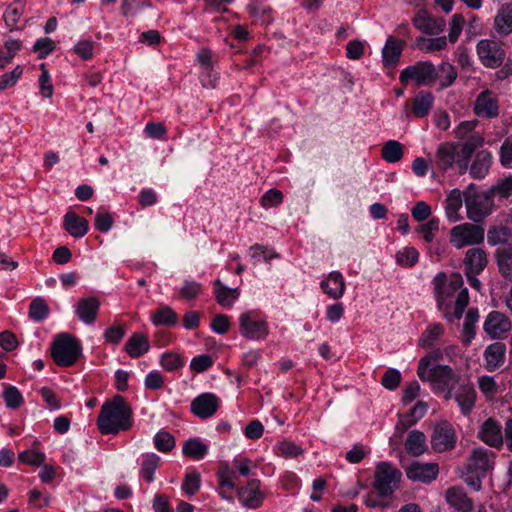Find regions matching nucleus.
<instances>
[{"label":"nucleus","instance_id":"nucleus-30","mask_svg":"<svg viewBox=\"0 0 512 512\" xmlns=\"http://www.w3.org/2000/svg\"><path fill=\"white\" fill-rule=\"evenodd\" d=\"M505 344L501 342H495L489 345L484 351L485 368L492 372L503 365L505 361Z\"/></svg>","mask_w":512,"mask_h":512},{"label":"nucleus","instance_id":"nucleus-55","mask_svg":"<svg viewBox=\"0 0 512 512\" xmlns=\"http://www.w3.org/2000/svg\"><path fill=\"white\" fill-rule=\"evenodd\" d=\"M202 284L194 280H186L180 288V295L186 300L195 299L202 292Z\"/></svg>","mask_w":512,"mask_h":512},{"label":"nucleus","instance_id":"nucleus-20","mask_svg":"<svg viewBox=\"0 0 512 512\" xmlns=\"http://www.w3.org/2000/svg\"><path fill=\"white\" fill-rule=\"evenodd\" d=\"M260 481L250 480L245 487L238 490L239 501L248 508H258L262 505L265 494L260 490Z\"/></svg>","mask_w":512,"mask_h":512},{"label":"nucleus","instance_id":"nucleus-28","mask_svg":"<svg viewBox=\"0 0 512 512\" xmlns=\"http://www.w3.org/2000/svg\"><path fill=\"white\" fill-rule=\"evenodd\" d=\"M65 230L74 238H82L89 230L88 221L77 215L74 211H68L63 220Z\"/></svg>","mask_w":512,"mask_h":512},{"label":"nucleus","instance_id":"nucleus-22","mask_svg":"<svg viewBox=\"0 0 512 512\" xmlns=\"http://www.w3.org/2000/svg\"><path fill=\"white\" fill-rule=\"evenodd\" d=\"M457 144L452 142L441 143L435 153L434 165L437 169L445 172L457 164Z\"/></svg>","mask_w":512,"mask_h":512},{"label":"nucleus","instance_id":"nucleus-44","mask_svg":"<svg viewBox=\"0 0 512 512\" xmlns=\"http://www.w3.org/2000/svg\"><path fill=\"white\" fill-rule=\"evenodd\" d=\"M419 260V252L415 247L407 246L396 253V262L404 268L413 267Z\"/></svg>","mask_w":512,"mask_h":512},{"label":"nucleus","instance_id":"nucleus-46","mask_svg":"<svg viewBox=\"0 0 512 512\" xmlns=\"http://www.w3.org/2000/svg\"><path fill=\"white\" fill-rule=\"evenodd\" d=\"M49 314V307L45 300L41 297H37L30 303L29 306V317L37 322H40L47 318Z\"/></svg>","mask_w":512,"mask_h":512},{"label":"nucleus","instance_id":"nucleus-23","mask_svg":"<svg viewBox=\"0 0 512 512\" xmlns=\"http://www.w3.org/2000/svg\"><path fill=\"white\" fill-rule=\"evenodd\" d=\"M483 143V137L479 134H475L462 144L460 151H457L456 154L460 174H464L467 171L472 155Z\"/></svg>","mask_w":512,"mask_h":512},{"label":"nucleus","instance_id":"nucleus-9","mask_svg":"<svg viewBox=\"0 0 512 512\" xmlns=\"http://www.w3.org/2000/svg\"><path fill=\"white\" fill-rule=\"evenodd\" d=\"M239 330L248 340H263L269 334V325L258 311H247L239 317Z\"/></svg>","mask_w":512,"mask_h":512},{"label":"nucleus","instance_id":"nucleus-48","mask_svg":"<svg viewBox=\"0 0 512 512\" xmlns=\"http://www.w3.org/2000/svg\"><path fill=\"white\" fill-rule=\"evenodd\" d=\"M150 6L149 0H122L120 11L124 17L135 16L140 10Z\"/></svg>","mask_w":512,"mask_h":512},{"label":"nucleus","instance_id":"nucleus-39","mask_svg":"<svg viewBox=\"0 0 512 512\" xmlns=\"http://www.w3.org/2000/svg\"><path fill=\"white\" fill-rule=\"evenodd\" d=\"M444 327L440 323L430 324L419 338V345L423 348L432 347L443 335Z\"/></svg>","mask_w":512,"mask_h":512},{"label":"nucleus","instance_id":"nucleus-29","mask_svg":"<svg viewBox=\"0 0 512 512\" xmlns=\"http://www.w3.org/2000/svg\"><path fill=\"white\" fill-rule=\"evenodd\" d=\"M150 349L148 337L140 332L133 333L127 340L124 350L131 358H139Z\"/></svg>","mask_w":512,"mask_h":512},{"label":"nucleus","instance_id":"nucleus-38","mask_svg":"<svg viewBox=\"0 0 512 512\" xmlns=\"http://www.w3.org/2000/svg\"><path fill=\"white\" fill-rule=\"evenodd\" d=\"M177 320V314L169 306L160 307L151 317L152 323L157 326H174L177 323Z\"/></svg>","mask_w":512,"mask_h":512},{"label":"nucleus","instance_id":"nucleus-56","mask_svg":"<svg viewBox=\"0 0 512 512\" xmlns=\"http://www.w3.org/2000/svg\"><path fill=\"white\" fill-rule=\"evenodd\" d=\"M478 386L480 391L486 398L491 399L497 393V383L491 376L483 375L478 378Z\"/></svg>","mask_w":512,"mask_h":512},{"label":"nucleus","instance_id":"nucleus-60","mask_svg":"<svg viewBox=\"0 0 512 512\" xmlns=\"http://www.w3.org/2000/svg\"><path fill=\"white\" fill-rule=\"evenodd\" d=\"M23 73L20 66H16L11 72L5 73L0 76V92L12 87L16 84L17 80Z\"/></svg>","mask_w":512,"mask_h":512},{"label":"nucleus","instance_id":"nucleus-61","mask_svg":"<svg viewBox=\"0 0 512 512\" xmlns=\"http://www.w3.org/2000/svg\"><path fill=\"white\" fill-rule=\"evenodd\" d=\"M283 201V193L277 189L268 190L261 198V205L264 208L276 207Z\"/></svg>","mask_w":512,"mask_h":512},{"label":"nucleus","instance_id":"nucleus-58","mask_svg":"<svg viewBox=\"0 0 512 512\" xmlns=\"http://www.w3.org/2000/svg\"><path fill=\"white\" fill-rule=\"evenodd\" d=\"M95 43L91 40H80L73 48L74 53L82 60H90L93 57Z\"/></svg>","mask_w":512,"mask_h":512},{"label":"nucleus","instance_id":"nucleus-18","mask_svg":"<svg viewBox=\"0 0 512 512\" xmlns=\"http://www.w3.org/2000/svg\"><path fill=\"white\" fill-rule=\"evenodd\" d=\"M511 330L510 320L501 312H490L484 322V331L494 339L504 338Z\"/></svg>","mask_w":512,"mask_h":512},{"label":"nucleus","instance_id":"nucleus-2","mask_svg":"<svg viewBox=\"0 0 512 512\" xmlns=\"http://www.w3.org/2000/svg\"><path fill=\"white\" fill-rule=\"evenodd\" d=\"M132 426V409L121 395L106 401L99 412L97 427L101 434H117Z\"/></svg>","mask_w":512,"mask_h":512},{"label":"nucleus","instance_id":"nucleus-36","mask_svg":"<svg viewBox=\"0 0 512 512\" xmlns=\"http://www.w3.org/2000/svg\"><path fill=\"white\" fill-rule=\"evenodd\" d=\"M495 259L500 275L506 280H512V247L498 248Z\"/></svg>","mask_w":512,"mask_h":512},{"label":"nucleus","instance_id":"nucleus-10","mask_svg":"<svg viewBox=\"0 0 512 512\" xmlns=\"http://www.w3.org/2000/svg\"><path fill=\"white\" fill-rule=\"evenodd\" d=\"M465 206L467 218L477 223L491 214L493 209V197L491 192H475L473 194L465 193Z\"/></svg>","mask_w":512,"mask_h":512},{"label":"nucleus","instance_id":"nucleus-5","mask_svg":"<svg viewBox=\"0 0 512 512\" xmlns=\"http://www.w3.org/2000/svg\"><path fill=\"white\" fill-rule=\"evenodd\" d=\"M485 239V230L474 223H461L453 226L449 232V242L456 249L464 247H477Z\"/></svg>","mask_w":512,"mask_h":512},{"label":"nucleus","instance_id":"nucleus-13","mask_svg":"<svg viewBox=\"0 0 512 512\" xmlns=\"http://www.w3.org/2000/svg\"><path fill=\"white\" fill-rule=\"evenodd\" d=\"M475 115L481 118H495L499 115V104L497 96L490 90L480 92L473 106Z\"/></svg>","mask_w":512,"mask_h":512},{"label":"nucleus","instance_id":"nucleus-11","mask_svg":"<svg viewBox=\"0 0 512 512\" xmlns=\"http://www.w3.org/2000/svg\"><path fill=\"white\" fill-rule=\"evenodd\" d=\"M476 52L482 65L491 69L500 67L506 56L501 44L491 39L480 40Z\"/></svg>","mask_w":512,"mask_h":512},{"label":"nucleus","instance_id":"nucleus-15","mask_svg":"<svg viewBox=\"0 0 512 512\" xmlns=\"http://www.w3.org/2000/svg\"><path fill=\"white\" fill-rule=\"evenodd\" d=\"M489 263L488 253L481 247L469 248L462 260L464 273L481 274Z\"/></svg>","mask_w":512,"mask_h":512},{"label":"nucleus","instance_id":"nucleus-47","mask_svg":"<svg viewBox=\"0 0 512 512\" xmlns=\"http://www.w3.org/2000/svg\"><path fill=\"white\" fill-rule=\"evenodd\" d=\"M439 225L438 218H430L426 223L419 225L416 232L421 234L426 243H431L439 231Z\"/></svg>","mask_w":512,"mask_h":512},{"label":"nucleus","instance_id":"nucleus-6","mask_svg":"<svg viewBox=\"0 0 512 512\" xmlns=\"http://www.w3.org/2000/svg\"><path fill=\"white\" fill-rule=\"evenodd\" d=\"M81 354V346L79 341L69 335H59L53 345L51 355L55 363L62 367L72 366Z\"/></svg>","mask_w":512,"mask_h":512},{"label":"nucleus","instance_id":"nucleus-62","mask_svg":"<svg viewBox=\"0 0 512 512\" xmlns=\"http://www.w3.org/2000/svg\"><path fill=\"white\" fill-rule=\"evenodd\" d=\"M213 365V359L210 355L202 354L191 360L190 368L196 373H202Z\"/></svg>","mask_w":512,"mask_h":512},{"label":"nucleus","instance_id":"nucleus-63","mask_svg":"<svg viewBox=\"0 0 512 512\" xmlns=\"http://www.w3.org/2000/svg\"><path fill=\"white\" fill-rule=\"evenodd\" d=\"M278 453L286 458H294L302 454V449L291 441H281L277 444Z\"/></svg>","mask_w":512,"mask_h":512},{"label":"nucleus","instance_id":"nucleus-49","mask_svg":"<svg viewBox=\"0 0 512 512\" xmlns=\"http://www.w3.org/2000/svg\"><path fill=\"white\" fill-rule=\"evenodd\" d=\"M3 400L10 409H17L23 404V396L15 386H8L3 391Z\"/></svg>","mask_w":512,"mask_h":512},{"label":"nucleus","instance_id":"nucleus-25","mask_svg":"<svg viewBox=\"0 0 512 512\" xmlns=\"http://www.w3.org/2000/svg\"><path fill=\"white\" fill-rule=\"evenodd\" d=\"M322 291L334 300L340 299L345 293V280L338 271L329 273L320 283Z\"/></svg>","mask_w":512,"mask_h":512},{"label":"nucleus","instance_id":"nucleus-27","mask_svg":"<svg viewBox=\"0 0 512 512\" xmlns=\"http://www.w3.org/2000/svg\"><path fill=\"white\" fill-rule=\"evenodd\" d=\"M404 42L389 36L382 49V62L385 67H394L400 60Z\"/></svg>","mask_w":512,"mask_h":512},{"label":"nucleus","instance_id":"nucleus-1","mask_svg":"<svg viewBox=\"0 0 512 512\" xmlns=\"http://www.w3.org/2000/svg\"><path fill=\"white\" fill-rule=\"evenodd\" d=\"M435 296L437 300V306L440 311L443 312L444 317L451 321L452 315L450 313V306L452 299L458 290L453 317L459 320L465 308L469 304V293L467 288H463L464 281L460 273H453L449 279H446L445 274H439L435 280Z\"/></svg>","mask_w":512,"mask_h":512},{"label":"nucleus","instance_id":"nucleus-24","mask_svg":"<svg viewBox=\"0 0 512 512\" xmlns=\"http://www.w3.org/2000/svg\"><path fill=\"white\" fill-rule=\"evenodd\" d=\"M445 498L447 503L458 512H472L473 500L469 498L461 487H450L446 490ZM481 507L477 512H483Z\"/></svg>","mask_w":512,"mask_h":512},{"label":"nucleus","instance_id":"nucleus-37","mask_svg":"<svg viewBox=\"0 0 512 512\" xmlns=\"http://www.w3.org/2000/svg\"><path fill=\"white\" fill-rule=\"evenodd\" d=\"M182 452L186 457L200 460L207 454L208 446L199 438H193L184 443Z\"/></svg>","mask_w":512,"mask_h":512},{"label":"nucleus","instance_id":"nucleus-21","mask_svg":"<svg viewBox=\"0 0 512 512\" xmlns=\"http://www.w3.org/2000/svg\"><path fill=\"white\" fill-rule=\"evenodd\" d=\"M453 397L457 402L461 413L464 416L470 415L475 407L477 399V393L474 385L470 382L460 384Z\"/></svg>","mask_w":512,"mask_h":512},{"label":"nucleus","instance_id":"nucleus-16","mask_svg":"<svg viewBox=\"0 0 512 512\" xmlns=\"http://www.w3.org/2000/svg\"><path fill=\"white\" fill-rule=\"evenodd\" d=\"M405 472L410 480L428 484L437 478L439 467L436 463L415 461L406 468Z\"/></svg>","mask_w":512,"mask_h":512},{"label":"nucleus","instance_id":"nucleus-14","mask_svg":"<svg viewBox=\"0 0 512 512\" xmlns=\"http://www.w3.org/2000/svg\"><path fill=\"white\" fill-rule=\"evenodd\" d=\"M220 405V399L213 393H202L191 402V412L200 419L213 416Z\"/></svg>","mask_w":512,"mask_h":512},{"label":"nucleus","instance_id":"nucleus-57","mask_svg":"<svg viewBox=\"0 0 512 512\" xmlns=\"http://www.w3.org/2000/svg\"><path fill=\"white\" fill-rule=\"evenodd\" d=\"M160 364L166 371H175L184 365L180 356L172 352L164 353L161 356Z\"/></svg>","mask_w":512,"mask_h":512},{"label":"nucleus","instance_id":"nucleus-31","mask_svg":"<svg viewBox=\"0 0 512 512\" xmlns=\"http://www.w3.org/2000/svg\"><path fill=\"white\" fill-rule=\"evenodd\" d=\"M494 29L501 36L512 33V4H503L494 18Z\"/></svg>","mask_w":512,"mask_h":512},{"label":"nucleus","instance_id":"nucleus-34","mask_svg":"<svg viewBox=\"0 0 512 512\" xmlns=\"http://www.w3.org/2000/svg\"><path fill=\"white\" fill-rule=\"evenodd\" d=\"M404 446L408 454L416 457L422 455L428 448L425 434L419 430H412L408 434Z\"/></svg>","mask_w":512,"mask_h":512},{"label":"nucleus","instance_id":"nucleus-51","mask_svg":"<svg viewBox=\"0 0 512 512\" xmlns=\"http://www.w3.org/2000/svg\"><path fill=\"white\" fill-rule=\"evenodd\" d=\"M479 319L478 310L476 308L468 309L464 324H463V333L466 337L467 342H469L475 336V324Z\"/></svg>","mask_w":512,"mask_h":512},{"label":"nucleus","instance_id":"nucleus-43","mask_svg":"<svg viewBox=\"0 0 512 512\" xmlns=\"http://www.w3.org/2000/svg\"><path fill=\"white\" fill-rule=\"evenodd\" d=\"M437 69L438 77L441 88L450 87L457 79L458 73L456 68L450 63H441Z\"/></svg>","mask_w":512,"mask_h":512},{"label":"nucleus","instance_id":"nucleus-8","mask_svg":"<svg viewBox=\"0 0 512 512\" xmlns=\"http://www.w3.org/2000/svg\"><path fill=\"white\" fill-rule=\"evenodd\" d=\"M401 472L388 462L377 465L374 475V488L379 496L388 497L398 488Z\"/></svg>","mask_w":512,"mask_h":512},{"label":"nucleus","instance_id":"nucleus-52","mask_svg":"<svg viewBox=\"0 0 512 512\" xmlns=\"http://www.w3.org/2000/svg\"><path fill=\"white\" fill-rule=\"evenodd\" d=\"M201 477L196 471L186 474L182 483V490L187 496L195 495L200 489Z\"/></svg>","mask_w":512,"mask_h":512},{"label":"nucleus","instance_id":"nucleus-26","mask_svg":"<svg viewBox=\"0 0 512 512\" xmlns=\"http://www.w3.org/2000/svg\"><path fill=\"white\" fill-rule=\"evenodd\" d=\"M100 308V301L96 297L81 298L76 306V314L85 324L95 322Z\"/></svg>","mask_w":512,"mask_h":512},{"label":"nucleus","instance_id":"nucleus-19","mask_svg":"<svg viewBox=\"0 0 512 512\" xmlns=\"http://www.w3.org/2000/svg\"><path fill=\"white\" fill-rule=\"evenodd\" d=\"M477 436L490 447L500 448L503 445L504 436L501 425L493 418H488L482 423Z\"/></svg>","mask_w":512,"mask_h":512},{"label":"nucleus","instance_id":"nucleus-59","mask_svg":"<svg viewBox=\"0 0 512 512\" xmlns=\"http://www.w3.org/2000/svg\"><path fill=\"white\" fill-rule=\"evenodd\" d=\"M126 330L121 324H113L104 332V338L108 343L117 345L124 337Z\"/></svg>","mask_w":512,"mask_h":512},{"label":"nucleus","instance_id":"nucleus-32","mask_svg":"<svg viewBox=\"0 0 512 512\" xmlns=\"http://www.w3.org/2000/svg\"><path fill=\"white\" fill-rule=\"evenodd\" d=\"M214 295L219 305L230 308L239 298L240 292L238 288H228L219 279L214 282Z\"/></svg>","mask_w":512,"mask_h":512},{"label":"nucleus","instance_id":"nucleus-4","mask_svg":"<svg viewBox=\"0 0 512 512\" xmlns=\"http://www.w3.org/2000/svg\"><path fill=\"white\" fill-rule=\"evenodd\" d=\"M420 380L429 382L436 392H446L445 399L452 397V389L460 380V374L448 365L437 364L430 369L417 368Z\"/></svg>","mask_w":512,"mask_h":512},{"label":"nucleus","instance_id":"nucleus-3","mask_svg":"<svg viewBox=\"0 0 512 512\" xmlns=\"http://www.w3.org/2000/svg\"><path fill=\"white\" fill-rule=\"evenodd\" d=\"M495 454L482 447L474 448L465 464L464 482L473 490L480 491L482 480L494 468Z\"/></svg>","mask_w":512,"mask_h":512},{"label":"nucleus","instance_id":"nucleus-17","mask_svg":"<svg viewBox=\"0 0 512 512\" xmlns=\"http://www.w3.org/2000/svg\"><path fill=\"white\" fill-rule=\"evenodd\" d=\"M434 104V95L425 90L419 91L413 98L405 103L406 112H410L416 118L426 117Z\"/></svg>","mask_w":512,"mask_h":512},{"label":"nucleus","instance_id":"nucleus-53","mask_svg":"<svg viewBox=\"0 0 512 512\" xmlns=\"http://www.w3.org/2000/svg\"><path fill=\"white\" fill-rule=\"evenodd\" d=\"M465 24V18L462 14H454L449 24L448 39L450 43H455L459 39L463 26Z\"/></svg>","mask_w":512,"mask_h":512},{"label":"nucleus","instance_id":"nucleus-64","mask_svg":"<svg viewBox=\"0 0 512 512\" xmlns=\"http://www.w3.org/2000/svg\"><path fill=\"white\" fill-rule=\"evenodd\" d=\"M500 163L504 167L512 164V134L505 138L500 147Z\"/></svg>","mask_w":512,"mask_h":512},{"label":"nucleus","instance_id":"nucleus-42","mask_svg":"<svg viewBox=\"0 0 512 512\" xmlns=\"http://www.w3.org/2000/svg\"><path fill=\"white\" fill-rule=\"evenodd\" d=\"M382 158L389 163H396L403 157L402 144L396 140L387 141L382 147Z\"/></svg>","mask_w":512,"mask_h":512},{"label":"nucleus","instance_id":"nucleus-12","mask_svg":"<svg viewBox=\"0 0 512 512\" xmlns=\"http://www.w3.org/2000/svg\"><path fill=\"white\" fill-rule=\"evenodd\" d=\"M457 437L455 429L447 421L437 423L431 435V446L435 452L443 453L454 449Z\"/></svg>","mask_w":512,"mask_h":512},{"label":"nucleus","instance_id":"nucleus-7","mask_svg":"<svg viewBox=\"0 0 512 512\" xmlns=\"http://www.w3.org/2000/svg\"><path fill=\"white\" fill-rule=\"evenodd\" d=\"M438 77L437 69L430 61H418L413 65L404 68L399 76L403 85L413 81L417 86H429L433 84Z\"/></svg>","mask_w":512,"mask_h":512},{"label":"nucleus","instance_id":"nucleus-33","mask_svg":"<svg viewBox=\"0 0 512 512\" xmlns=\"http://www.w3.org/2000/svg\"><path fill=\"white\" fill-rule=\"evenodd\" d=\"M491 162L492 155L489 151H478L470 167V175L472 176V178L483 179L489 172Z\"/></svg>","mask_w":512,"mask_h":512},{"label":"nucleus","instance_id":"nucleus-45","mask_svg":"<svg viewBox=\"0 0 512 512\" xmlns=\"http://www.w3.org/2000/svg\"><path fill=\"white\" fill-rule=\"evenodd\" d=\"M160 457L154 453L145 455L142 464L140 473L144 477V479L150 483L154 479V473L159 466Z\"/></svg>","mask_w":512,"mask_h":512},{"label":"nucleus","instance_id":"nucleus-41","mask_svg":"<svg viewBox=\"0 0 512 512\" xmlns=\"http://www.w3.org/2000/svg\"><path fill=\"white\" fill-rule=\"evenodd\" d=\"M511 237L512 230L505 226H494L487 232V242L491 246L505 244Z\"/></svg>","mask_w":512,"mask_h":512},{"label":"nucleus","instance_id":"nucleus-54","mask_svg":"<svg viewBox=\"0 0 512 512\" xmlns=\"http://www.w3.org/2000/svg\"><path fill=\"white\" fill-rule=\"evenodd\" d=\"M488 191L491 192L493 198L496 195L501 198H508L512 195V176L502 179Z\"/></svg>","mask_w":512,"mask_h":512},{"label":"nucleus","instance_id":"nucleus-50","mask_svg":"<svg viewBox=\"0 0 512 512\" xmlns=\"http://www.w3.org/2000/svg\"><path fill=\"white\" fill-rule=\"evenodd\" d=\"M154 445L158 451L166 453L175 447V439L169 432L159 431L154 436Z\"/></svg>","mask_w":512,"mask_h":512},{"label":"nucleus","instance_id":"nucleus-40","mask_svg":"<svg viewBox=\"0 0 512 512\" xmlns=\"http://www.w3.org/2000/svg\"><path fill=\"white\" fill-rule=\"evenodd\" d=\"M448 40L445 36L436 38L421 37L417 40V47L425 53H434L444 50L447 47Z\"/></svg>","mask_w":512,"mask_h":512},{"label":"nucleus","instance_id":"nucleus-35","mask_svg":"<svg viewBox=\"0 0 512 512\" xmlns=\"http://www.w3.org/2000/svg\"><path fill=\"white\" fill-rule=\"evenodd\" d=\"M445 203V214L447 219L450 222H457L461 220L462 217L459 212L462 208L463 199L460 190H451L445 200Z\"/></svg>","mask_w":512,"mask_h":512}]
</instances>
